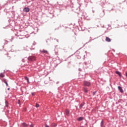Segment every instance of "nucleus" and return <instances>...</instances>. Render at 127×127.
<instances>
[{
	"label": "nucleus",
	"mask_w": 127,
	"mask_h": 127,
	"mask_svg": "<svg viewBox=\"0 0 127 127\" xmlns=\"http://www.w3.org/2000/svg\"><path fill=\"white\" fill-rule=\"evenodd\" d=\"M28 61H30V62H33V61H35L36 60V57L35 56H30L27 58Z\"/></svg>",
	"instance_id": "f257e3e1"
},
{
	"label": "nucleus",
	"mask_w": 127,
	"mask_h": 127,
	"mask_svg": "<svg viewBox=\"0 0 127 127\" xmlns=\"http://www.w3.org/2000/svg\"><path fill=\"white\" fill-rule=\"evenodd\" d=\"M83 85L86 87H91V83L90 81L85 80L84 81H83Z\"/></svg>",
	"instance_id": "f03ea898"
},
{
	"label": "nucleus",
	"mask_w": 127,
	"mask_h": 127,
	"mask_svg": "<svg viewBox=\"0 0 127 127\" xmlns=\"http://www.w3.org/2000/svg\"><path fill=\"white\" fill-rule=\"evenodd\" d=\"M40 52L41 54H49L48 53V51H47V50H40Z\"/></svg>",
	"instance_id": "7ed1b4c3"
},
{
	"label": "nucleus",
	"mask_w": 127,
	"mask_h": 127,
	"mask_svg": "<svg viewBox=\"0 0 127 127\" xmlns=\"http://www.w3.org/2000/svg\"><path fill=\"white\" fill-rule=\"evenodd\" d=\"M30 9L28 7H25L23 9L24 12H29Z\"/></svg>",
	"instance_id": "20e7f679"
},
{
	"label": "nucleus",
	"mask_w": 127,
	"mask_h": 127,
	"mask_svg": "<svg viewBox=\"0 0 127 127\" xmlns=\"http://www.w3.org/2000/svg\"><path fill=\"white\" fill-rule=\"evenodd\" d=\"M118 88L120 93H124V90L123 89V88H122V87L118 86Z\"/></svg>",
	"instance_id": "39448f33"
},
{
	"label": "nucleus",
	"mask_w": 127,
	"mask_h": 127,
	"mask_svg": "<svg viewBox=\"0 0 127 127\" xmlns=\"http://www.w3.org/2000/svg\"><path fill=\"white\" fill-rule=\"evenodd\" d=\"M65 115L67 116H69L70 115V111L68 109L65 110Z\"/></svg>",
	"instance_id": "423d86ee"
},
{
	"label": "nucleus",
	"mask_w": 127,
	"mask_h": 127,
	"mask_svg": "<svg viewBox=\"0 0 127 127\" xmlns=\"http://www.w3.org/2000/svg\"><path fill=\"white\" fill-rule=\"evenodd\" d=\"M105 41L107 42H111L112 41V40L108 37H106Z\"/></svg>",
	"instance_id": "0eeeda50"
},
{
	"label": "nucleus",
	"mask_w": 127,
	"mask_h": 127,
	"mask_svg": "<svg viewBox=\"0 0 127 127\" xmlns=\"http://www.w3.org/2000/svg\"><path fill=\"white\" fill-rule=\"evenodd\" d=\"M116 74H117L119 76V77H122V74L121 72L119 71H117L115 72Z\"/></svg>",
	"instance_id": "6e6552de"
},
{
	"label": "nucleus",
	"mask_w": 127,
	"mask_h": 127,
	"mask_svg": "<svg viewBox=\"0 0 127 127\" xmlns=\"http://www.w3.org/2000/svg\"><path fill=\"white\" fill-rule=\"evenodd\" d=\"M4 72H1L0 73V78H4Z\"/></svg>",
	"instance_id": "1a4fd4ad"
},
{
	"label": "nucleus",
	"mask_w": 127,
	"mask_h": 127,
	"mask_svg": "<svg viewBox=\"0 0 127 127\" xmlns=\"http://www.w3.org/2000/svg\"><path fill=\"white\" fill-rule=\"evenodd\" d=\"M88 88H87V87H84L83 88V92L84 93H88Z\"/></svg>",
	"instance_id": "9d476101"
},
{
	"label": "nucleus",
	"mask_w": 127,
	"mask_h": 127,
	"mask_svg": "<svg viewBox=\"0 0 127 127\" xmlns=\"http://www.w3.org/2000/svg\"><path fill=\"white\" fill-rule=\"evenodd\" d=\"M5 108H8V101L5 100Z\"/></svg>",
	"instance_id": "9b49d317"
},
{
	"label": "nucleus",
	"mask_w": 127,
	"mask_h": 127,
	"mask_svg": "<svg viewBox=\"0 0 127 127\" xmlns=\"http://www.w3.org/2000/svg\"><path fill=\"white\" fill-rule=\"evenodd\" d=\"M117 6H118V7H120V8H123V4H122V3H119L117 5Z\"/></svg>",
	"instance_id": "f8f14e48"
},
{
	"label": "nucleus",
	"mask_w": 127,
	"mask_h": 127,
	"mask_svg": "<svg viewBox=\"0 0 127 127\" xmlns=\"http://www.w3.org/2000/svg\"><path fill=\"white\" fill-rule=\"evenodd\" d=\"M100 14H102L101 16V17H103L105 15V10H103L102 12L100 13Z\"/></svg>",
	"instance_id": "ddd939ff"
},
{
	"label": "nucleus",
	"mask_w": 127,
	"mask_h": 127,
	"mask_svg": "<svg viewBox=\"0 0 127 127\" xmlns=\"http://www.w3.org/2000/svg\"><path fill=\"white\" fill-rule=\"evenodd\" d=\"M83 119L84 118L83 117H79L78 118L77 121H78V122H81V121H83Z\"/></svg>",
	"instance_id": "4468645a"
},
{
	"label": "nucleus",
	"mask_w": 127,
	"mask_h": 127,
	"mask_svg": "<svg viewBox=\"0 0 127 127\" xmlns=\"http://www.w3.org/2000/svg\"><path fill=\"white\" fill-rule=\"evenodd\" d=\"M22 125L23 126V127H28V125L26 124L25 123H23L22 124Z\"/></svg>",
	"instance_id": "2eb2a0df"
},
{
	"label": "nucleus",
	"mask_w": 127,
	"mask_h": 127,
	"mask_svg": "<svg viewBox=\"0 0 127 127\" xmlns=\"http://www.w3.org/2000/svg\"><path fill=\"white\" fill-rule=\"evenodd\" d=\"M84 105H85L84 103H82L80 105L79 108L80 109H82V108H83Z\"/></svg>",
	"instance_id": "dca6fc26"
},
{
	"label": "nucleus",
	"mask_w": 127,
	"mask_h": 127,
	"mask_svg": "<svg viewBox=\"0 0 127 127\" xmlns=\"http://www.w3.org/2000/svg\"><path fill=\"white\" fill-rule=\"evenodd\" d=\"M105 3H110V0H104Z\"/></svg>",
	"instance_id": "f3484780"
},
{
	"label": "nucleus",
	"mask_w": 127,
	"mask_h": 127,
	"mask_svg": "<svg viewBox=\"0 0 127 127\" xmlns=\"http://www.w3.org/2000/svg\"><path fill=\"white\" fill-rule=\"evenodd\" d=\"M2 82H3V83H6L7 82V80L5 78H3L2 80Z\"/></svg>",
	"instance_id": "a211bd4d"
},
{
	"label": "nucleus",
	"mask_w": 127,
	"mask_h": 127,
	"mask_svg": "<svg viewBox=\"0 0 127 127\" xmlns=\"http://www.w3.org/2000/svg\"><path fill=\"white\" fill-rule=\"evenodd\" d=\"M25 80H26L28 83H29V79L27 77H25Z\"/></svg>",
	"instance_id": "6ab92c4d"
},
{
	"label": "nucleus",
	"mask_w": 127,
	"mask_h": 127,
	"mask_svg": "<svg viewBox=\"0 0 127 127\" xmlns=\"http://www.w3.org/2000/svg\"><path fill=\"white\" fill-rule=\"evenodd\" d=\"M101 127H104V121L103 120L101 122Z\"/></svg>",
	"instance_id": "aec40b11"
},
{
	"label": "nucleus",
	"mask_w": 127,
	"mask_h": 127,
	"mask_svg": "<svg viewBox=\"0 0 127 127\" xmlns=\"http://www.w3.org/2000/svg\"><path fill=\"white\" fill-rule=\"evenodd\" d=\"M52 127H57V125H56V124H55V123H53L52 124Z\"/></svg>",
	"instance_id": "412c9836"
},
{
	"label": "nucleus",
	"mask_w": 127,
	"mask_h": 127,
	"mask_svg": "<svg viewBox=\"0 0 127 127\" xmlns=\"http://www.w3.org/2000/svg\"><path fill=\"white\" fill-rule=\"evenodd\" d=\"M10 59V56H8V55H7L6 60H9Z\"/></svg>",
	"instance_id": "4be33fe9"
},
{
	"label": "nucleus",
	"mask_w": 127,
	"mask_h": 127,
	"mask_svg": "<svg viewBox=\"0 0 127 127\" xmlns=\"http://www.w3.org/2000/svg\"><path fill=\"white\" fill-rule=\"evenodd\" d=\"M35 107L36 108H39V104H38V103H36Z\"/></svg>",
	"instance_id": "5701e85b"
},
{
	"label": "nucleus",
	"mask_w": 127,
	"mask_h": 127,
	"mask_svg": "<svg viewBox=\"0 0 127 127\" xmlns=\"http://www.w3.org/2000/svg\"><path fill=\"white\" fill-rule=\"evenodd\" d=\"M97 93V91H94L93 92V96H95V95H96V94Z\"/></svg>",
	"instance_id": "b1692460"
},
{
	"label": "nucleus",
	"mask_w": 127,
	"mask_h": 127,
	"mask_svg": "<svg viewBox=\"0 0 127 127\" xmlns=\"http://www.w3.org/2000/svg\"><path fill=\"white\" fill-rule=\"evenodd\" d=\"M25 37V36H23V37H19V39H22Z\"/></svg>",
	"instance_id": "393cba45"
},
{
	"label": "nucleus",
	"mask_w": 127,
	"mask_h": 127,
	"mask_svg": "<svg viewBox=\"0 0 127 127\" xmlns=\"http://www.w3.org/2000/svg\"><path fill=\"white\" fill-rule=\"evenodd\" d=\"M75 53V54L77 53V54H80V52H79V51H77Z\"/></svg>",
	"instance_id": "a878e982"
},
{
	"label": "nucleus",
	"mask_w": 127,
	"mask_h": 127,
	"mask_svg": "<svg viewBox=\"0 0 127 127\" xmlns=\"http://www.w3.org/2000/svg\"><path fill=\"white\" fill-rule=\"evenodd\" d=\"M18 104L19 105H20V100H18Z\"/></svg>",
	"instance_id": "bb28decb"
},
{
	"label": "nucleus",
	"mask_w": 127,
	"mask_h": 127,
	"mask_svg": "<svg viewBox=\"0 0 127 127\" xmlns=\"http://www.w3.org/2000/svg\"><path fill=\"white\" fill-rule=\"evenodd\" d=\"M22 62H25V59H23L22 60Z\"/></svg>",
	"instance_id": "cd10ccee"
},
{
	"label": "nucleus",
	"mask_w": 127,
	"mask_h": 127,
	"mask_svg": "<svg viewBox=\"0 0 127 127\" xmlns=\"http://www.w3.org/2000/svg\"><path fill=\"white\" fill-rule=\"evenodd\" d=\"M78 71H79L80 72L82 71V69L81 68H79Z\"/></svg>",
	"instance_id": "c85d7f7f"
},
{
	"label": "nucleus",
	"mask_w": 127,
	"mask_h": 127,
	"mask_svg": "<svg viewBox=\"0 0 127 127\" xmlns=\"http://www.w3.org/2000/svg\"><path fill=\"white\" fill-rule=\"evenodd\" d=\"M5 84H6V86H8V84L7 83V82H5Z\"/></svg>",
	"instance_id": "c756f323"
},
{
	"label": "nucleus",
	"mask_w": 127,
	"mask_h": 127,
	"mask_svg": "<svg viewBox=\"0 0 127 127\" xmlns=\"http://www.w3.org/2000/svg\"><path fill=\"white\" fill-rule=\"evenodd\" d=\"M45 127H49V126L48 125H47V124H46L45 126Z\"/></svg>",
	"instance_id": "7c9ffc66"
},
{
	"label": "nucleus",
	"mask_w": 127,
	"mask_h": 127,
	"mask_svg": "<svg viewBox=\"0 0 127 127\" xmlns=\"http://www.w3.org/2000/svg\"><path fill=\"white\" fill-rule=\"evenodd\" d=\"M84 64H85V65H88V64L86 62H84Z\"/></svg>",
	"instance_id": "2f4dec72"
},
{
	"label": "nucleus",
	"mask_w": 127,
	"mask_h": 127,
	"mask_svg": "<svg viewBox=\"0 0 127 127\" xmlns=\"http://www.w3.org/2000/svg\"><path fill=\"white\" fill-rule=\"evenodd\" d=\"M34 127L33 125H31L30 126V127Z\"/></svg>",
	"instance_id": "473e14b6"
},
{
	"label": "nucleus",
	"mask_w": 127,
	"mask_h": 127,
	"mask_svg": "<svg viewBox=\"0 0 127 127\" xmlns=\"http://www.w3.org/2000/svg\"><path fill=\"white\" fill-rule=\"evenodd\" d=\"M56 55H58V52H56Z\"/></svg>",
	"instance_id": "72a5a7b5"
},
{
	"label": "nucleus",
	"mask_w": 127,
	"mask_h": 127,
	"mask_svg": "<svg viewBox=\"0 0 127 127\" xmlns=\"http://www.w3.org/2000/svg\"><path fill=\"white\" fill-rule=\"evenodd\" d=\"M125 74H126V77H127V72H125Z\"/></svg>",
	"instance_id": "f704fd0d"
},
{
	"label": "nucleus",
	"mask_w": 127,
	"mask_h": 127,
	"mask_svg": "<svg viewBox=\"0 0 127 127\" xmlns=\"http://www.w3.org/2000/svg\"><path fill=\"white\" fill-rule=\"evenodd\" d=\"M31 94L32 96H34V93H33V92H32Z\"/></svg>",
	"instance_id": "c9c22d12"
},
{
	"label": "nucleus",
	"mask_w": 127,
	"mask_h": 127,
	"mask_svg": "<svg viewBox=\"0 0 127 127\" xmlns=\"http://www.w3.org/2000/svg\"><path fill=\"white\" fill-rule=\"evenodd\" d=\"M9 90H10V88H7V90H8V91H9Z\"/></svg>",
	"instance_id": "e433bc0d"
},
{
	"label": "nucleus",
	"mask_w": 127,
	"mask_h": 127,
	"mask_svg": "<svg viewBox=\"0 0 127 127\" xmlns=\"http://www.w3.org/2000/svg\"><path fill=\"white\" fill-rule=\"evenodd\" d=\"M80 127H84L83 126H81Z\"/></svg>",
	"instance_id": "4c0bfd02"
},
{
	"label": "nucleus",
	"mask_w": 127,
	"mask_h": 127,
	"mask_svg": "<svg viewBox=\"0 0 127 127\" xmlns=\"http://www.w3.org/2000/svg\"><path fill=\"white\" fill-rule=\"evenodd\" d=\"M105 127V126H103V127Z\"/></svg>",
	"instance_id": "58836bf2"
}]
</instances>
